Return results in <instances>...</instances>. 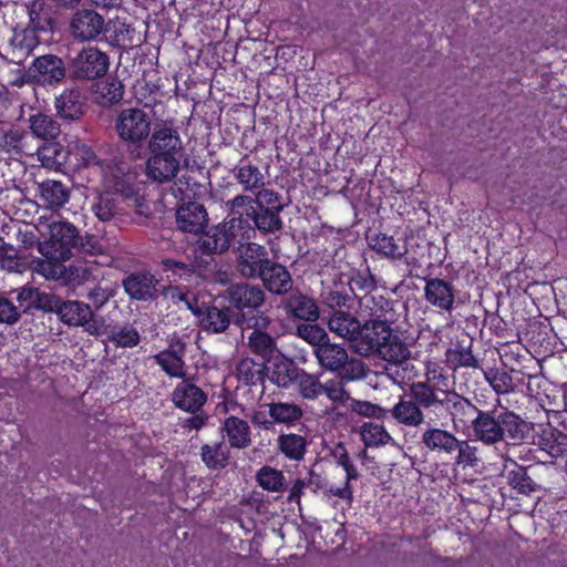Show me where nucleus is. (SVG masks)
Returning <instances> with one entry per match:
<instances>
[{
    "label": "nucleus",
    "instance_id": "nucleus-1",
    "mask_svg": "<svg viewBox=\"0 0 567 567\" xmlns=\"http://www.w3.org/2000/svg\"><path fill=\"white\" fill-rule=\"evenodd\" d=\"M361 305L370 310L372 318L361 326L352 347L359 354L369 357L377 354L383 341L390 337L391 328L384 318L389 301L381 296H365Z\"/></svg>",
    "mask_w": 567,
    "mask_h": 567
},
{
    "label": "nucleus",
    "instance_id": "nucleus-2",
    "mask_svg": "<svg viewBox=\"0 0 567 567\" xmlns=\"http://www.w3.org/2000/svg\"><path fill=\"white\" fill-rule=\"evenodd\" d=\"M235 324L241 329L243 339L249 351L264 360H270L279 353L277 336L269 332L272 319L265 311L237 315Z\"/></svg>",
    "mask_w": 567,
    "mask_h": 567
},
{
    "label": "nucleus",
    "instance_id": "nucleus-3",
    "mask_svg": "<svg viewBox=\"0 0 567 567\" xmlns=\"http://www.w3.org/2000/svg\"><path fill=\"white\" fill-rule=\"evenodd\" d=\"M255 229L247 219L231 217L204 233L198 241V250L206 255H220L229 249L231 244L249 240Z\"/></svg>",
    "mask_w": 567,
    "mask_h": 567
},
{
    "label": "nucleus",
    "instance_id": "nucleus-4",
    "mask_svg": "<svg viewBox=\"0 0 567 567\" xmlns=\"http://www.w3.org/2000/svg\"><path fill=\"white\" fill-rule=\"evenodd\" d=\"M313 354L321 368L338 373L341 380L354 381L365 377L364 363L350 357L346 348L330 340L313 349Z\"/></svg>",
    "mask_w": 567,
    "mask_h": 567
},
{
    "label": "nucleus",
    "instance_id": "nucleus-5",
    "mask_svg": "<svg viewBox=\"0 0 567 567\" xmlns=\"http://www.w3.org/2000/svg\"><path fill=\"white\" fill-rule=\"evenodd\" d=\"M114 127L118 138L133 146L143 145L153 132L151 114L138 107L122 110L115 118Z\"/></svg>",
    "mask_w": 567,
    "mask_h": 567
},
{
    "label": "nucleus",
    "instance_id": "nucleus-6",
    "mask_svg": "<svg viewBox=\"0 0 567 567\" xmlns=\"http://www.w3.org/2000/svg\"><path fill=\"white\" fill-rule=\"evenodd\" d=\"M55 312L63 323L70 327H82L90 336L101 337L106 333L103 318L96 316L91 307L83 301H58Z\"/></svg>",
    "mask_w": 567,
    "mask_h": 567
},
{
    "label": "nucleus",
    "instance_id": "nucleus-7",
    "mask_svg": "<svg viewBox=\"0 0 567 567\" xmlns=\"http://www.w3.org/2000/svg\"><path fill=\"white\" fill-rule=\"evenodd\" d=\"M109 66L107 54L96 47L83 48L68 62L70 78L78 81L100 79L106 74Z\"/></svg>",
    "mask_w": 567,
    "mask_h": 567
},
{
    "label": "nucleus",
    "instance_id": "nucleus-8",
    "mask_svg": "<svg viewBox=\"0 0 567 567\" xmlns=\"http://www.w3.org/2000/svg\"><path fill=\"white\" fill-rule=\"evenodd\" d=\"M49 238L39 244L41 255H51L58 259H70L72 248L78 244L79 231L65 220H54L47 225Z\"/></svg>",
    "mask_w": 567,
    "mask_h": 567
},
{
    "label": "nucleus",
    "instance_id": "nucleus-9",
    "mask_svg": "<svg viewBox=\"0 0 567 567\" xmlns=\"http://www.w3.org/2000/svg\"><path fill=\"white\" fill-rule=\"evenodd\" d=\"M434 380H446V378L440 373L436 375V371H429L426 373L425 381H416L410 384L409 391L416 401L421 411L425 413L443 411L444 404L447 398L449 389H441L431 383Z\"/></svg>",
    "mask_w": 567,
    "mask_h": 567
},
{
    "label": "nucleus",
    "instance_id": "nucleus-10",
    "mask_svg": "<svg viewBox=\"0 0 567 567\" xmlns=\"http://www.w3.org/2000/svg\"><path fill=\"white\" fill-rule=\"evenodd\" d=\"M69 31L78 42L95 41L105 31V19L93 9H81L72 14Z\"/></svg>",
    "mask_w": 567,
    "mask_h": 567
},
{
    "label": "nucleus",
    "instance_id": "nucleus-11",
    "mask_svg": "<svg viewBox=\"0 0 567 567\" xmlns=\"http://www.w3.org/2000/svg\"><path fill=\"white\" fill-rule=\"evenodd\" d=\"M150 154L161 156H173L183 159L184 146L181 135L172 124L162 123L156 125L147 140Z\"/></svg>",
    "mask_w": 567,
    "mask_h": 567
},
{
    "label": "nucleus",
    "instance_id": "nucleus-12",
    "mask_svg": "<svg viewBox=\"0 0 567 567\" xmlns=\"http://www.w3.org/2000/svg\"><path fill=\"white\" fill-rule=\"evenodd\" d=\"M29 75L38 84L56 85L65 79L66 68L58 55L44 54L33 60Z\"/></svg>",
    "mask_w": 567,
    "mask_h": 567
},
{
    "label": "nucleus",
    "instance_id": "nucleus-13",
    "mask_svg": "<svg viewBox=\"0 0 567 567\" xmlns=\"http://www.w3.org/2000/svg\"><path fill=\"white\" fill-rule=\"evenodd\" d=\"M237 270L245 278L259 277L270 261L267 249L256 243H238Z\"/></svg>",
    "mask_w": 567,
    "mask_h": 567
},
{
    "label": "nucleus",
    "instance_id": "nucleus-14",
    "mask_svg": "<svg viewBox=\"0 0 567 567\" xmlns=\"http://www.w3.org/2000/svg\"><path fill=\"white\" fill-rule=\"evenodd\" d=\"M496 406L501 408L499 422L503 432V441L509 440L513 444H520L529 439L533 431V423L523 419L519 414L509 410L504 404V399L496 400Z\"/></svg>",
    "mask_w": 567,
    "mask_h": 567
},
{
    "label": "nucleus",
    "instance_id": "nucleus-15",
    "mask_svg": "<svg viewBox=\"0 0 567 567\" xmlns=\"http://www.w3.org/2000/svg\"><path fill=\"white\" fill-rule=\"evenodd\" d=\"M331 457L333 458V462L344 471L346 481L342 486H331L329 488V493L332 496L346 501L350 506L353 502V488L351 486V482L357 481L360 477L358 468L352 463L343 443L334 445L331 450Z\"/></svg>",
    "mask_w": 567,
    "mask_h": 567
},
{
    "label": "nucleus",
    "instance_id": "nucleus-16",
    "mask_svg": "<svg viewBox=\"0 0 567 567\" xmlns=\"http://www.w3.org/2000/svg\"><path fill=\"white\" fill-rule=\"evenodd\" d=\"M388 415L402 427L417 429L426 423L425 413L421 411L410 392L399 396V400L388 410Z\"/></svg>",
    "mask_w": 567,
    "mask_h": 567
},
{
    "label": "nucleus",
    "instance_id": "nucleus-17",
    "mask_svg": "<svg viewBox=\"0 0 567 567\" xmlns=\"http://www.w3.org/2000/svg\"><path fill=\"white\" fill-rule=\"evenodd\" d=\"M99 171L107 192L125 196L132 193V176L128 173V165L126 163L113 159L104 161Z\"/></svg>",
    "mask_w": 567,
    "mask_h": 567
},
{
    "label": "nucleus",
    "instance_id": "nucleus-18",
    "mask_svg": "<svg viewBox=\"0 0 567 567\" xmlns=\"http://www.w3.org/2000/svg\"><path fill=\"white\" fill-rule=\"evenodd\" d=\"M281 307L288 317L296 320L316 322L320 317L316 300L299 290L286 297Z\"/></svg>",
    "mask_w": 567,
    "mask_h": 567
},
{
    "label": "nucleus",
    "instance_id": "nucleus-19",
    "mask_svg": "<svg viewBox=\"0 0 567 567\" xmlns=\"http://www.w3.org/2000/svg\"><path fill=\"white\" fill-rule=\"evenodd\" d=\"M472 431L476 440L485 445L503 442L499 413L496 411L480 410L477 416L472 420Z\"/></svg>",
    "mask_w": 567,
    "mask_h": 567
},
{
    "label": "nucleus",
    "instance_id": "nucleus-20",
    "mask_svg": "<svg viewBox=\"0 0 567 567\" xmlns=\"http://www.w3.org/2000/svg\"><path fill=\"white\" fill-rule=\"evenodd\" d=\"M420 442L429 452L451 456L456 452L457 437L452 432L427 425L421 433Z\"/></svg>",
    "mask_w": 567,
    "mask_h": 567
},
{
    "label": "nucleus",
    "instance_id": "nucleus-21",
    "mask_svg": "<svg viewBox=\"0 0 567 567\" xmlns=\"http://www.w3.org/2000/svg\"><path fill=\"white\" fill-rule=\"evenodd\" d=\"M227 291L230 305L241 313H245V309L256 310L257 313L266 298L264 290L256 285H233Z\"/></svg>",
    "mask_w": 567,
    "mask_h": 567
},
{
    "label": "nucleus",
    "instance_id": "nucleus-22",
    "mask_svg": "<svg viewBox=\"0 0 567 567\" xmlns=\"http://www.w3.org/2000/svg\"><path fill=\"white\" fill-rule=\"evenodd\" d=\"M179 158L151 154L145 162V175L157 184L171 183L181 171Z\"/></svg>",
    "mask_w": 567,
    "mask_h": 567
},
{
    "label": "nucleus",
    "instance_id": "nucleus-23",
    "mask_svg": "<svg viewBox=\"0 0 567 567\" xmlns=\"http://www.w3.org/2000/svg\"><path fill=\"white\" fill-rule=\"evenodd\" d=\"M424 298L433 307L452 311L455 302V288L452 282L440 278L425 280Z\"/></svg>",
    "mask_w": 567,
    "mask_h": 567
},
{
    "label": "nucleus",
    "instance_id": "nucleus-24",
    "mask_svg": "<svg viewBox=\"0 0 567 567\" xmlns=\"http://www.w3.org/2000/svg\"><path fill=\"white\" fill-rule=\"evenodd\" d=\"M292 379L296 380L299 393L303 399L315 400L322 394L323 383H320L317 377L305 371L298 372L296 369H287L286 374L279 373L277 377H272L274 382L282 388H287Z\"/></svg>",
    "mask_w": 567,
    "mask_h": 567
},
{
    "label": "nucleus",
    "instance_id": "nucleus-25",
    "mask_svg": "<svg viewBox=\"0 0 567 567\" xmlns=\"http://www.w3.org/2000/svg\"><path fill=\"white\" fill-rule=\"evenodd\" d=\"M172 401L179 410L196 413L206 403L207 394L193 382L182 381L173 390Z\"/></svg>",
    "mask_w": 567,
    "mask_h": 567
},
{
    "label": "nucleus",
    "instance_id": "nucleus-26",
    "mask_svg": "<svg viewBox=\"0 0 567 567\" xmlns=\"http://www.w3.org/2000/svg\"><path fill=\"white\" fill-rule=\"evenodd\" d=\"M207 212L198 203L184 204L176 212L177 228L184 233L198 234L207 225Z\"/></svg>",
    "mask_w": 567,
    "mask_h": 567
},
{
    "label": "nucleus",
    "instance_id": "nucleus-27",
    "mask_svg": "<svg viewBox=\"0 0 567 567\" xmlns=\"http://www.w3.org/2000/svg\"><path fill=\"white\" fill-rule=\"evenodd\" d=\"M157 279L150 272L131 274L123 280L125 292L133 299L150 301L157 297Z\"/></svg>",
    "mask_w": 567,
    "mask_h": 567
},
{
    "label": "nucleus",
    "instance_id": "nucleus-28",
    "mask_svg": "<svg viewBox=\"0 0 567 567\" xmlns=\"http://www.w3.org/2000/svg\"><path fill=\"white\" fill-rule=\"evenodd\" d=\"M265 288L275 295H285L293 286L292 277L288 269L274 261H269L259 275Z\"/></svg>",
    "mask_w": 567,
    "mask_h": 567
},
{
    "label": "nucleus",
    "instance_id": "nucleus-29",
    "mask_svg": "<svg viewBox=\"0 0 567 567\" xmlns=\"http://www.w3.org/2000/svg\"><path fill=\"white\" fill-rule=\"evenodd\" d=\"M443 411L451 417L453 424L457 425L466 424L467 422L472 423V420L477 416L480 409L465 396L454 390H450Z\"/></svg>",
    "mask_w": 567,
    "mask_h": 567
},
{
    "label": "nucleus",
    "instance_id": "nucleus-30",
    "mask_svg": "<svg viewBox=\"0 0 567 567\" xmlns=\"http://www.w3.org/2000/svg\"><path fill=\"white\" fill-rule=\"evenodd\" d=\"M233 310L230 308L219 309L215 306H208L205 309L199 307V313H194L202 329L208 333H223L231 322Z\"/></svg>",
    "mask_w": 567,
    "mask_h": 567
},
{
    "label": "nucleus",
    "instance_id": "nucleus-31",
    "mask_svg": "<svg viewBox=\"0 0 567 567\" xmlns=\"http://www.w3.org/2000/svg\"><path fill=\"white\" fill-rule=\"evenodd\" d=\"M327 324L332 333L349 341L351 346H353L362 326L353 315L341 310H333Z\"/></svg>",
    "mask_w": 567,
    "mask_h": 567
},
{
    "label": "nucleus",
    "instance_id": "nucleus-32",
    "mask_svg": "<svg viewBox=\"0 0 567 567\" xmlns=\"http://www.w3.org/2000/svg\"><path fill=\"white\" fill-rule=\"evenodd\" d=\"M56 113L61 118L75 121L85 111L84 97L79 89L64 90L55 99Z\"/></svg>",
    "mask_w": 567,
    "mask_h": 567
},
{
    "label": "nucleus",
    "instance_id": "nucleus-33",
    "mask_svg": "<svg viewBox=\"0 0 567 567\" xmlns=\"http://www.w3.org/2000/svg\"><path fill=\"white\" fill-rule=\"evenodd\" d=\"M223 431L234 449H246L251 444V432L249 424L237 416H228L223 424Z\"/></svg>",
    "mask_w": 567,
    "mask_h": 567
},
{
    "label": "nucleus",
    "instance_id": "nucleus-34",
    "mask_svg": "<svg viewBox=\"0 0 567 567\" xmlns=\"http://www.w3.org/2000/svg\"><path fill=\"white\" fill-rule=\"evenodd\" d=\"M37 194L40 200L50 208H60L68 203L70 193L64 184L47 179L38 185Z\"/></svg>",
    "mask_w": 567,
    "mask_h": 567
},
{
    "label": "nucleus",
    "instance_id": "nucleus-35",
    "mask_svg": "<svg viewBox=\"0 0 567 567\" xmlns=\"http://www.w3.org/2000/svg\"><path fill=\"white\" fill-rule=\"evenodd\" d=\"M235 178L241 185L244 192L255 193L265 186V175L261 171L246 158H241L235 168Z\"/></svg>",
    "mask_w": 567,
    "mask_h": 567
},
{
    "label": "nucleus",
    "instance_id": "nucleus-36",
    "mask_svg": "<svg viewBox=\"0 0 567 567\" xmlns=\"http://www.w3.org/2000/svg\"><path fill=\"white\" fill-rule=\"evenodd\" d=\"M307 437L297 433H282L277 439L278 451L288 460L300 462L307 452Z\"/></svg>",
    "mask_w": 567,
    "mask_h": 567
},
{
    "label": "nucleus",
    "instance_id": "nucleus-37",
    "mask_svg": "<svg viewBox=\"0 0 567 567\" xmlns=\"http://www.w3.org/2000/svg\"><path fill=\"white\" fill-rule=\"evenodd\" d=\"M381 359L388 362H405L411 357V351L401 337L390 331V337L383 341L377 353Z\"/></svg>",
    "mask_w": 567,
    "mask_h": 567
},
{
    "label": "nucleus",
    "instance_id": "nucleus-38",
    "mask_svg": "<svg viewBox=\"0 0 567 567\" xmlns=\"http://www.w3.org/2000/svg\"><path fill=\"white\" fill-rule=\"evenodd\" d=\"M538 444L543 451L557 458L567 451V435L551 425L542 430Z\"/></svg>",
    "mask_w": 567,
    "mask_h": 567
},
{
    "label": "nucleus",
    "instance_id": "nucleus-39",
    "mask_svg": "<svg viewBox=\"0 0 567 567\" xmlns=\"http://www.w3.org/2000/svg\"><path fill=\"white\" fill-rule=\"evenodd\" d=\"M369 245L377 254L392 260H399L408 252L405 245H400L392 236L385 234L369 237Z\"/></svg>",
    "mask_w": 567,
    "mask_h": 567
},
{
    "label": "nucleus",
    "instance_id": "nucleus-40",
    "mask_svg": "<svg viewBox=\"0 0 567 567\" xmlns=\"http://www.w3.org/2000/svg\"><path fill=\"white\" fill-rule=\"evenodd\" d=\"M37 154L41 165L51 171H61L69 156V152L58 143L44 144Z\"/></svg>",
    "mask_w": 567,
    "mask_h": 567
},
{
    "label": "nucleus",
    "instance_id": "nucleus-41",
    "mask_svg": "<svg viewBox=\"0 0 567 567\" xmlns=\"http://www.w3.org/2000/svg\"><path fill=\"white\" fill-rule=\"evenodd\" d=\"M268 415L275 423L293 425L303 415L302 409L290 402H272L268 404Z\"/></svg>",
    "mask_w": 567,
    "mask_h": 567
},
{
    "label": "nucleus",
    "instance_id": "nucleus-42",
    "mask_svg": "<svg viewBox=\"0 0 567 567\" xmlns=\"http://www.w3.org/2000/svg\"><path fill=\"white\" fill-rule=\"evenodd\" d=\"M44 259L37 258L31 262V269L45 279H59L64 275L63 262L68 259H58L51 255H42Z\"/></svg>",
    "mask_w": 567,
    "mask_h": 567
},
{
    "label": "nucleus",
    "instance_id": "nucleus-43",
    "mask_svg": "<svg viewBox=\"0 0 567 567\" xmlns=\"http://www.w3.org/2000/svg\"><path fill=\"white\" fill-rule=\"evenodd\" d=\"M29 122L33 135L41 140H53L60 134L59 123L47 114H34Z\"/></svg>",
    "mask_w": 567,
    "mask_h": 567
},
{
    "label": "nucleus",
    "instance_id": "nucleus-44",
    "mask_svg": "<svg viewBox=\"0 0 567 567\" xmlns=\"http://www.w3.org/2000/svg\"><path fill=\"white\" fill-rule=\"evenodd\" d=\"M361 440L367 447H377L388 444L392 436L382 424L364 422L360 429Z\"/></svg>",
    "mask_w": 567,
    "mask_h": 567
},
{
    "label": "nucleus",
    "instance_id": "nucleus-45",
    "mask_svg": "<svg viewBox=\"0 0 567 567\" xmlns=\"http://www.w3.org/2000/svg\"><path fill=\"white\" fill-rule=\"evenodd\" d=\"M484 378L498 395L497 399L502 395L513 393L515 390L512 375L504 370L488 369L484 371Z\"/></svg>",
    "mask_w": 567,
    "mask_h": 567
},
{
    "label": "nucleus",
    "instance_id": "nucleus-46",
    "mask_svg": "<svg viewBox=\"0 0 567 567\" xmlns=\"http://www.w3.org/2000/svg\"><path fill=\"white\" fill-rule=\"evenodd\" d=\"M202 460L209 468H223L227 464L228 449L223 442L202 446Z\"/></svg>",
    "mask_w": 567,
    "mask_h": 567
},
{
    "label": "nucleus",
    "instance_id": "nucleus-47",
    "mask_svg": "<svg viewBox=\"0 0 567 567\" xmlns=\"http://www.w3.org/2000/svg\"><path fill=\"white\" fill-rule=\"evenodd\" d=\"M163 297L173 305L183 303L186 309L193 313H199V306L197 305L196 296L190 291H185L176 286H168L163 290Z\"/></svg>",
    "mask_w": 567,
    "mask_h": 567
},
{
    "label": "nucleus",
    "instance_id": "nucleus-48",
    "mask_svg": "<svg viewBox=\"0 0 567 567\" xmlns=\"http://www.w3.org/2000/svg\"><path fill=\"white\" fill-rule=\"evenodd\" d=\"M258 484L269 492H281L285 487V476L281 471L262 466L257 473Z\"/></svg>",
    "mask_w": 567,
    "mask_h": 567
},
{
    "label": "nucleus",
    "instance_id": "nucleus-49",
    "mask_svg": "<svg viewBox=\"0 0 567 567\" xmlns=\"http://www.w3.org/2000/svg\"><path fill=\"white\" fill-rule=\"evenodd\" d=\"M278 214L279 212L270 209L252 212V220L256 228L264 234L279 230L282 226V221Z\"/></svg>",
    "mask_w": 567,
    "mask_h": 567
},
{
    "label": "nucleus",
    "instance_id": "nucleus-50",
    "mask_svg": "<svg viewBox=\"0 0 567 567\" xmlns=\"http://www.w3.org/2000/svg\"><path fill=\"white\" fill-rule=\"evenodd\" d=\"M113 192H105L97 197L92 209L102 221H109L117 213V198Z\"/></svg>",
    "mask_w": 567,
    "mask_h": 567
},
{
    "label": "nucleus",
    "instance_id": "nucleus-51",
    "mask_svg": "<svg viewBox=\"0 0 567 567\" xmlns=\"http://www.w3.org/2000/svg\"><path fill=\"white\" fill-rule=\"evenodd\" d=\"M16 292L17 300L19 302L18 308H22L23 312L31 308H42L43 299L48 298L45 293L31 286H23L20 289H17Z\"/></svg>",
    "mask_w": 567,
    "mask_h": 567
},
{
    "label": "nucleus",
    "instance_id": "nucleus-52",
    "mask_svg": "<svg viewBox=\"0 0 567 567\" xmlns=\"http://www.w3.org/2000/svg\"><path fill=\"white\" fill-rule=\"evenodd\" d=\"M456 464L465 467L474 468L476 467L481 460L478 457V449L475 445H472L466 440H458L457 439V446H456Z\"/></svg>",
    "mask_w": 567,
    "mask_h": 567
},
{
    "label": "nucleus",
    "instance_id": "nucleus-53",
    "mask_svg": "<svg viewBox=\"0 0 567 567\" xmlns=\"http://www.w3.org/2000/svg\"><path fill=\"white\" fill-rule=\"evenodd\" d=\"M28 136L16 130L0 134V152L8 155H18L23 152L24 141Z\"/></svg>",
    "mask_w": 567,
    "mask_h": 567
},
{
    "label": "nucleus",
    "instance_id": "nucleus-54",
    "mask_svg": "<svg viewBox=\"0 0 567 567\" xmlns=\"http://www.w3.org/2000/svg\"><path fill=\"white\" fill-rule=\"evenodd\" d=\"M296 333L307 343L311 344L313 349L321 347L329 340L327 331L317 324H299L297 326Z\"/></svg>",
    "mask_w": 567,
    "mask_h": 567
},
{
    "label": "nucleus",
    "instance_id": "nucleus-55",
    "mask_svg": "<svg viewBox=\"0 0 567 567\" xmlns=\"http://www.w3.org/2000/svg\"><path fill=\"white\" fill-rule=\"evenodd\" d=\"M156 363L169 375L174 378H183L185 375L184 359L172 355L169 352L161 351L154 357Z\"/></svg>",
    "mask_w": 567,
    "mask_h": 567
},
{
    "label": "nucleus",
    "instance_id": "nucleus-56",
    "mask_svg": "<svg viewBox=\"0 0 567 567\" xmlns=\"http://www.w3.org/2000/svg\"><path fill=\"white\" fill-rule=\"evenodd\" d=\"M109 339L118 348H133L140 343L141 337L136 328L125 324L113 331Z\"/></svg>",
    "mask_w": 567,
    "mask_h": 567
},
{
    "label": "nucleus",
    "instance_id": "nucleus-57",
    "mask_svg": "<svg viewBox=\"0 0 567 567\" xmlns=\"http://www.w3.org/2000/svg\"><path fill=\"white\" fill-rule=\"evenodd\" d=\"M509 485L522 494H530L539 491L540 486L536 484L526 473V470L519 467L508 473Z\"/></svg>",
    "mask_w": 567,
    "mask_h": 567
},
{
    "label": "nucleus",
    "instance_id": "nucleus-58",
    "mask_svg": "<svg viewBox=\"0 0 567 567\" xmlns=\"http://www.w3.org/2000/svg\"><path fill=\"white\" fill-rule=\"evenodd\" d=\"M385 375L398 385H404L410 381L413 373V365L406 360L405 362H389L385 367Z\"/></svg>",
    "mask_w": 567,
    "mask_h": 567
},
{
    "label": "nucleus",
    "instance_id": "nucleus-59",
    "mask_svg": "<svg viewBox=\"0 0 567 567\" xmlns=\"http://www.w3.org/2000/svg\"><path fill=\"white\" fill-rule=\"evenodd\" d=\"M262 368L250 358H245L237 364V374L246 384H256L261 381Z\"/></svg>",
    "mask_w": 567,
    "mask_h": 567
},
{
    "label": "nucleus",
    "instance_id": "nucleus-60",
    "mask_svg": "<svg viewBox=\"0 0 567 567\" xmlns=\"http://www.w3.org/2000/svg\"><path fill=\"white\" fill-rule=\"evenodd\" d=\"M280 199L281 197L278 193L261 187L257 190L254 202L258 205L259 209L280 212L284 208Z\"/></svg>",
    "mask_w": 567,
    "mask_h": 567
},
{
    "label": "nucleus",
    "instance_id": "nucleus-61",
    "mask_svg": "<svg viewBox=\"0 0 567 567\" xmlns=\"http://www.w3.org/2000/svg\"><path fill=\"white\" fill-rule=\"evenodd\" d=\"M0 268L9 272H22L23 264L18 258L17 250L9 245L0 247Z\"/></svg>",
    "mask_w": 567,
    "mask_h": 567
},
{
    "label": "nucleus",
    "instance_id": "nucleus-62",
    "mask_svg": "<svg viewBox=\"0 0 567 567\" xmlns=\"http://www.w3.org/2000/svg\"><path fill=\"white\" fill-rule=\"evenodd\" d=\"M161 265L164 271H171L174 276H177L181 279H188L195 272L193 264L173 258L162 259Z\"/></svg>",
    "mask_w": 567,
    "mask_h": 567
},
{
    "label": "nucleus",
    "instance_id": "nucleus-63",
    "mask_svg": "<svg viewBox=\"0 0 567 567\" xmlns=\"http://www.w3.org/2000/svg\"><path fill=\"white\" fill-rule=\"evenodd\" d=\"M352 411L359 415L377 420H384L388 416L386 409L368 401H353Z\"/></svg>",
    "mask_w": 567,
    "mask_h": 567
},
{
    "label": "nucleus",
    "instance_id": "nucleus-64",
    "mask_svg": "<svg viewBox=\"0 0 567 567\" xmlns=\"http://www.w3.org/2000/svg\"><path fill=\"white\" fill-rule=\"evenodd\" d=\"M322 394L334 404L343 405L350 400L349 393L344 390L342 384L338 381L330 380L322 384Z\"/></svg>",
    "mask_w": 567,
    "mask_h": 567
}]
</instances>
